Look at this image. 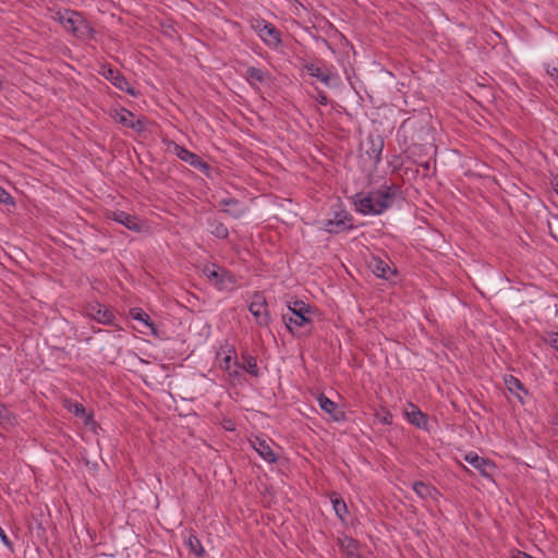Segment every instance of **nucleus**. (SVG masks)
<instances>
[{"label": "nucleus", "mask_w": 558, "mask_h": 558, "mask_svg": "<svg viewBox=\"0 0 558 558\" xmlns=\"http://www.w3.org/2000/svg\"><path fill=\"white\" fill-rule=\"evenodd\" d=\"M405 416L408 421L417 428L427 429L428 420L425 413H423L417 405L409 403L405 409Z\"/></svg>", "instance_id": "obj_18"}, {"label": "nucleus", "mask_w": 558, "mask_h": 558, "mask_svg": "<svg viewBox=\"0 0 558 558\" xmlns=\"http://www.w3.org/2000/svg\"><path fill=\"white\" fill-rule=\"evenodd\" d=\"M368 147L366 154L374 160L375 165H378L381 160V153L385 146L384 138L380 135H368L367 137Z\"/></svg>", "instance_id": "obj_19"}, {"label": "nucleus", "mask_w": 558, "mask_h": 558, "mask_svg": "<svg viewBox=\"0 0 558 558\" xmlns=\"http://www.w3.org/2000/svg\"><path fill=\"white\" fill-rule=\"evenodd\" d=\"M546 72L555 82L558 83V69L557 68H555V66H553V68L547 66Z\"/></svg>", "instance_id": "obj_36"}, {"label": "nucleus", "mask_w": 558, "mask_h": 558, "mask_svg": "<svg viewBox=\"0 0 558 558\" xmlns=\"http://www.w3.org/2000/svg\"><path fill=\"white\" fill-rule=\"evenodd\" d=\"M185 544L187 545L190 551L197 558H203L205 556V549L201 543V539L195 534L190 533Z\"/></svg>", "instance_id": "obj_28"}, {"label": "nucleus", "mask_w": 558, "mask_h": 558, "mask_svg": "<svg viewBox=\"0 0 558 558\" xmlns=\"http://www.w3.org/2000/svg\"><path fill=\"white\" fill-rule=\"evenodd\" d=\"M80 13L75 12V11H71V10H64L63 12L59 11L57 12V17L56 20L69 32L72 33L74 26H75V23H76V19L74 17H78Z\"/></svg>", "instance_id": "obj_24"}, {"label": "nucleus", "mask_w": 558, "mask_h": 558, "mask_svg": "<svg viewBox=\"0 0 558 558\" xmlns=\"http://www.w3.org/2000/svg\"><path fill=\"white\" fill-rule=\"evenodd\" d=\"M219 206L222 207V211L234 219H240L244 216L247 208L239 199L233 197H223L218 202Z\"/></svg>", "instance_id": "obj_14"}, {"label": "nucleus", "mask_w": 558, "mask_h": 558, "mask_svg": "<svg viewBox=\"0 0 558 558\" xmlns=\"http://www.w3.org/2000/svg\"><path fill=\"white\" fill-rule=\"evenodd\" d=\"M69 410L72 411L76 416L84 417L85 424L88 425L89 423H94L93 415L87 414L84 405L82 403H74L72 407H69Z\"/></svg>", "instance_id": "obj_31"}, {"label": "nucleus", "mask_w": 558, "mask_h": 558, "mask_svg": "<svg viewBox=\"0 0 558 558\" xmlns=\"http://www.w3.org/2000/svg\"><path fill=\"white\" fill-rule=\"evenodd\" d=\"M223 362L226 364V368L230 369V363L232 362V357L231 356H226Z\"/></svg>", "instance_id": "obj_40"}, {"label": "nucleus", "mask_w": 558, "mask_h": 558, "mask_svg": "<svg viewBox=\"0 0 558 558\" xmlns=\"http://www.w3.org/2000/svg\"><path fill=\"white\" fill-rule=\"evenodd\" d=\"M76 19L75 26L72 31V34L80 39H89L94 36L93 27L87 23V21L80 14Z\"/></svg>", "instance_id": "obj_22"}, {"label": "nucleus", "mask_w": 558, "mask_h": 558, "mask_svg": "<svg viewBox=\"0 0 558 558\" xmlns=\"http://www.w3.org/2000/svg\"><path fill=\"white\" fill-rule=\"evenodd\" d=\"M248 311L255 317L256 323L259 326H268L270 322V315L267 310V302L262 293L256 292L248 306Z\"/></svg>", "instance_id": "obj_7"}, {"label": "nucleus", "mask_w": 558, "mask_h": 558, "mask_svg": "<svg viewBox=\"0 0 558 558\" xmlns=\"http://www.w3.org/2000/svg\"><path fill=\"white\" fill-rule=\"evenodd\" d=\"M421 167L424 169V175L425 177L428 175V172L430 170V162L429 161L422 162Z\"/></svg>", "instance_id": "obj_39"}, {"label": "nucleus", "mask_w": 558, "mask_h": 558, "mask_svg": "<svg viewBox=\"0 0 558 558\" xmlns=\"http://www.w3.org/2000/svg\"><path fill=\"white\" fill-rule=\"evenodd\" d=\"M412 488L416 493V495L422 499L434 498V494L438 493L434 486L421 481L414 482L412 484Z\"/></svg>", "instance_id": "obj_26"}, {"label": "nucleus", "mask_w": 558, "mask_h": 558, "mask_svg": "<svg viewBox=\"0 0 558 558\" xmlns=\"http://www.w3.org/2000/svg\"><path fill=\"white\" fill-rule=\"evenodd\" d=\"M317 101L320 105L326 106L328 104L327 95L324 92H318Z\"/></svg>", "instance_id": "obj_37"}, {"label": "nucleus", "mask_w": 558, "mask_h": 558, "mask_svg": "<svg viewBox=\"0 0 558 558\" xmlns=\"http://www.w3.org/2000/svg\"><path fill=\"white\" fill-rule=\"evenodd\" d=\"M375 417L385 425L392 424V414L386 408H381L380 410L376 411Z\"/></svg>", "instance_id": "obj_32"}, {"label": "nucleus", "mask_w": 558, "mask_h": 558, "mask_svg": "<svg viewBox=\"0 0 558 558\" xmlns=\"http://www.w3.org/2000/svg\"><path fill=\"white\" fill-rule=\"evenodd\" d=\"M289 313L282 314V319L291 333H295V328L306 327L312 324L308 316L312 307L301 300H296L288 305Z\"/></svg>", "instance_id": "obj_2"}, {"label": "nucleus", "mask_w": 558, "mask_h": 558, "mask_svg": "<svg viewBox=\"0 0 558 558\" xmlns=\"http://www.w3.org/2000/svg\"><path fill=\"white\" fill-rule=\"evenodd\" d=\"M464 460L476 469L480 474L489 480L493 478V473L496 470V464L484 457H480L477 453L471 451L464 456Z\"/></svg>", "instance_id": "obj_9"}, {"label": "nucleus", "mask_w": 558, "mask_h": 558, "mask_svg": "<svg viewBox=\"0 0 558 558\" xmlns=\"http://www.w3.org/2000/svg\"><path fill=\"white\" fill-rule=\"evenodd\" d=\"M208 226L210 227V233L218 239H227L229 231L227 226L217 219H208Z\"/></svg>", "instance_id": "obj_29"}, {"label": "nucleus", "mask_w": 558, "mask_h": 558, "mask_svg": "<svg viewBox=\"0 0 558 558\" xmlns=\"http://www.w3.org/2000/svg\"><path fill=\"white\" fill-rule=\"evenodd\" d=\"M399 194L400 190L397 185L383 184L378 190L354 194L352 201L356 211L376 216L389 209Z\"/></svg>", "instance_id": "obj_1"}, {"label": "nucleus", "mask_w": 558, "mask_h": 558, "mask_svg": "<svg viewBox=\"0 0 558 558\" xmlns=\"http://www.w3.org/2000/svg\"><path fill=\"white\" fill-rule=\"evenodd\" d=\"M369 267L376 277L385 280H392L398 274L397 268L390 267L389 263L380 257H373L369 262Z\"/></svg>", "instance_id": "obj_15"}, {"label": "nucleus", "mask_w": 558, "mask_h": 558, "mask_svg": "<svg viewBox=\"0 0 558 558\" xmlns=\"http://www.w3.org/2000/svg\"><path fill=\"white\" fill-rule=\"evenodd\" d=\"M0 539L2 544L9 548L10 550H13V543L10 541V538L7 536L4 530L0 526Z\"/></svg>", "instance_id": "obj_34"}, {"label": "nucleus", "mask_w": 558, "mask_h": 558, "mask_svg": "<svg viewBox=\"0 0 558 558\" xmlns=\"http://www.w3.org/2000/svg\"><path fill=\"white\" fill-rule=\"evenodd\" d=\"M0 203L11 206L15 205L13 196L3 187H0Z\"/></svg>", "instance_id": "obj_33"}, {"label": "nucleus", "mask_w": 558, "mask_h": 558, "mask_svg": "<svg viewBox=\"0 0 558 558\" xmlns=\"http://www.w3.org/2000/svg\"><path fill=\"white\" fill-rule=\"evenodd\" d=\"M202 272L218 290L232 289L236 282L229 270L216 264L205 265Z\"/></svg>", "instance_id": "obj_4"}, {"label": "nucleus", "mask_w": 558, "mask_h": 558, "mask_svg": "<svg viewBox=\"0 0 558 558\" xmlns=\"http://www.w3.org/2000/svg\"><path fill=\"white\" fill-rule=\"evenodd\" d=\"M130 315L133 319L144 323L147 327H149V329L151 330V332L154 335L156 333V327H155L154 322L150 319L149 315L147 313H145L142 308H140V307L131 308Z\"/></svg>", "instance_id": "obj_27"}, {"label": "nucleus", "mask_w": 558, "mask_h": 558, "mask_svg": "<svg viewBox=\"0 0 558 558\" xmlns=\"http://www.w3.org/2000/svg\"><path fill=\"white\" fill-rule=\"evenodd\" d=\"M85 314L89 318H92L100 324L109 325V326L114 325L116 316H114L113 312H111L106 305L100 304L98 302L88 303L85 306Z\"/></svg>", "instance_id": "obj_6"}, {"label": "nucleus", "mask_w": 558, "mask_h": 558, "mask_svg": "<svg viewBox=\"0 0 558 558\" xmlns=\"http://www.w3.org/2000/svg\"><path fill=\"white\" fill-rule=\"evenodd\" d=\"M253 27L259 32L260 38L267 45L277 46L281 44L280 32L276 28L275 25L267 22L266 20L256 21V24Z\"/></svg>", "instance_id": "obj_11"}, {"label": "nucleus", "mask_w": 558, "mask_h": 558, "mask_svg": "<svg viewBox=\"0 0 558 558\" xmlns=\"http://www.w3.org/2000/svg\"><path fill=\"white\" fill-rule=\"evenodd\" d=\"M550 184L553 185L554 190L558 194V170H557V173L551 174Z\"/></svg>", "instance_id": "obj_38"}, {"label": "nucleus", "mask_w": 558, "mask_h": 558, "mask_svg": "<svg viewBox=\"0 0 558 558\" xmlns=\"http://www.w3.org/2000/svg\"><path fill=\"white\" fill-rule=\"evenodd\" d=\"M353 221L351 213L344 209L342 204H337L333 206L332 218L324 220L322 229L329 234H339L354 229Z\"/></svg>", "instance_id": "obj_3"}, {"label": "nucleus", "mask_w": 558, "mask_h": 558, "mask_svg": "<svg viewBox=\"0 0 558 558\" xmlns=\"http://www.w3.org/2000/svg\"><path fill=\"white\" fill-rule=\"evenodd\" d=\"M505 385L507 389L523 404L524 400L521 392L527 395V390L524 385L513 375L505 376Z\"/></svg>", "instance_id": "obj_21"}, {"label": "nucleus", "mask_w": 558, "mask_h": 558, "mask_svg": "<svg viewBox=\"0 0 558 558\" xmlns=\"http://www.w3.org/2000/svg\"><path fill=\"white\" fill-rule=\"evenodd\" d=\"M107 218L124 226L132 231H141V225L138 219L134 215H130L123 210H113L107 214Z\"/></svg>", "instance_id": "obj_16"}, {"label": "nucleus", "mask_w": 558, "mask_h": 558, "mask_svg": "<svg viewBox=\"0 0 558 558\" xmlns=\"http://www.w3.org/2000/svg\"><path fill=\"white\" fill-rule=\"evenodd\" d=\"M244 77L247 80L251 86H255V83L264 84L267 74L262 69L248 66L245 71Z\"/></svg>", "instance_id": "obj_25"}, {"label": "nucleus", "mask_w": 558, "mask_h": 558, "mask_svg": "<svg viewBox=\"0 0 558 558\" xmlns=\"http://www.w3.org/2000/svg\"><path fill=\"white\" fill-rule=\"evenodd\" d=\"M252 448L268 463H276L277 453L272 450L270 444L260 437H254L250 440Z\"/></svg>", "instance_id": "obj_13"}, {"label": "nucleus", "mask_w": 558, "mask_h": 558, "mask_svg": "<svg viewBox=\"0 0 558 558\" xmlns=\"http://www.w3.org/2000/svg\"><path fill=\"white\" fill-rule=\"evenodd\" d=\"M318 404L323 411L328 413L333 421L341 422L345 420V413L339 409L338 404L320 393L317 398Z\"/></svg>", "instance_id": "obj_17"}, {"label": "nucleus", "mask_w": 558, "mask_h": 558, "mask_svg": "<svg viewBox=\"0 0 558 558\" xmlns=\"http://www.w3.org/2000/svg\"><path fill=\"white\" fill-rule=\"evenodd\" d=\"M304 70L313 77H316L318 81L329 86L332 80L331 72L326 68H320L315 63H305L303 65Z\"/></svg>", "instance_id": "obj_20"}, {"label": "nucleus", "mask_w": 558, "mask_h": 558, "mask_svg": "<svg viewBox=\"0 0 558 558\" xmlns=\"http://www.w3.org/2000/svg\"><path fill=\"white\" fill-rule=\"evenodd\" d=\"M174 153L182 161L187 162L190 166L203 173H208L210 169L209 165L204 161L197 154L178 144H174Z\"/></svg>", "instance_id": "obj_10"}, {"label": "nucleus", "mask_w": 558, "mask_h": 558, "mask_svg": "<svg viewBox=\"0 0 558 558\" xmlns=\"http://www.w3.org/2000/svg\"><path fill=\"white\" fill-rule=\"evenodd\" d=\"M100 73L106 80H108L118 89H120L129 95H132V96L137 95L135 89L131 86L130 82L119 70H117L110 65H104L102 71Z\"/></svg>", "instance_id": "obj_5"}, {"label": "nucleus", "mask_w": 558, "mask_h": 558, "mask_svg": "<svg viewBox=\"0 0 558 558\" xmlns=\"http://www.w3.org/2000/svg\"><path fill=\"white\" fill-rule=\"evenodd\" d=\"M111 118L119 124L125 128H130L137 132H142L145 129V123L141 119H136L135 114L125 108L114 109L111 112Z\"/></svg>", "instance_id": "obj_8"}, {"label": "nucleus", "mask_w": 558, "mask_h": 558, "mask_svg": "<svg viewBox=\"0 0 558 558\" xmlns=\"http://www.w3.org/2000/svg\"><path fill=\"white\" fill-rule=\"evenodd\" d=\"M332 507L336 512V515L341 520H345V515L348 513V507L344 500L340 497L331 498Z\"/></svg>", "instance_id": "obj_30"}, {"label": "nucleus", "mask_w": 558, "mask_h": 558, "mask_svg": "<svg viewBox=\"0 0 558 558\" xmlns=\"http://www.w3.org/2000/svg\"><path fill=\"white\" fill-rule=\"evenodd\" d=\"M234 366L236 367L233 372H229L231 376H238L239 375V368L244 369L246 373H248L253 377L259 376V368L257 366L256 357L251 355L250 353L245 352L241 354V362H239L236 359L233 361Z\"/></svg>", "instance_id": "obj_12"}, {"label": "nucleus", "mask_w": 558, "mask_h": 558, "mask_svg": "<svg viewBox=\"0 0 558 558\" xmlns=\"http://www.w3.org/2000/svg\"><path fill=\"white\" fill-rule=\"evenodd\" d=\"M339 546L347 558H361L359 554V542L354 538L345 536L339 539Z\"/></svg>", "instance_id": "obj_23"}, {"label": "nucleus", "mask_w": 558, "mask_h": 558, "mask_svg": "<svg viewBox=\"0 0 558 558\" xmlns=\"http://www.w3.org/2000/svg\"><path fill=\"white\" fill-rule=\"evenodd\" d=\"M547 342L558 351V332L549 333Z\"/></svg>", "instance_id": "obj_35"}]
</instances>
